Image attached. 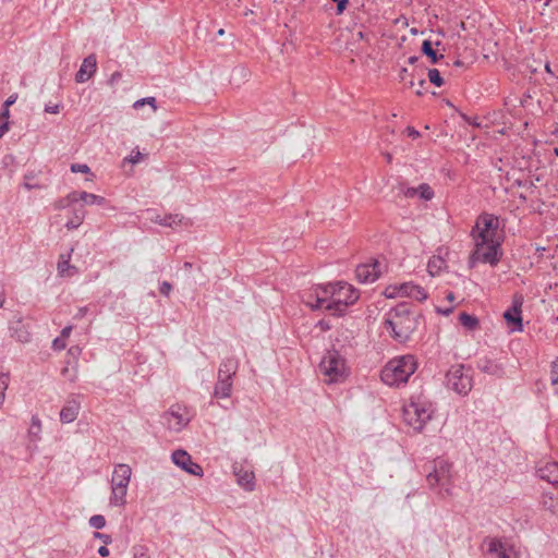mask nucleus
I'll list each match as a JSON object with an SVG mask.
<instances>
[{"mask_svg":"<svg viewBox=\"0 0 558 558\" xmlns=\"http://www.w3.org/2000/svg\"><path fill=\"white\" fill-rule=\"evenodd\" d=\"M434 414L433 404L424 399H411L403 407V421L407 425L413 427L415 432H422L425 424L432 420Z\"/></svg>","mask_w":558,"mask_h":558,"instance_id":"423d86ee","label":"nucleus"},{"mask_svg":"<svg viewBox=\"0 0 558 558\" xmlns=\"http://www.w3.org/2000/svg\"><path fill=\"white\" fill-rule=\"evenodd\" d=\"M446 386L460 396H466L473 387V371L463 364L452 365L446 373Z\"/></svg>","mask_w":558,"mask_h":558,"instance_id":"1a4fd4ad","label":"nucleus"},{"mask_svg":"<svg viewBox=\"0 0 558 558\" xmlns=\"http://www.w3.org/2000/svg\"><path fill=\"white\" fill-rule=\"evenodd\" d=\"M98 554L101 556V557H108L109 556V549L107 548V546H100L98 548Z\"/></svg>","mask_w":558,"mask_h":558,"instance_id":"0e129e2a","label":"nucleus"},{"mask_svg":"<svg viewBox=\"0 0 558 558\" xmlns=\"http://www.w3.org/2000/svg\"><path fill=\"white\" fill-rule=\"evenodd\" d=\"M81 410V403L74 399H68L65 401V404L60 411V421L63 424H69L74 422L77 418V415Z\"/></svg>","mask_w":558,"mask_h":558,"instance_id":"aec40b11","label":"nucleus"},{"mask_svg":"<svg viewBox=\"0 0 558 558\" xmlns=\"http://www.w3.org/2000/svg\"><path fill=\"white\" fill-rule=\"evenodd\" d=\"M239 369V360L234 356L225 357L218 368L217 381L214 387L213 397L226 399L231 397L233 378Z\"/></svg>","mask_w":558,"mask_h":558,"instance_id":"0eeeda50","label":"nucleus"},{"mask_svg":"<svg viewBox=\"0 0 558 558\" xmlns=\"http://www.w3.org/2000/svg\"><path fill=\"white\" fill-rule=\"evenodd\" d=\"M417 368L414 355L407 354L390 360L381 369L380 378L388 386L405 384Z\"/></svg>","mask_w":558,"mask_h":558,"instance_id":"20e7f679","label":"nucleus"},{"mask_svg":"<svg viewBox=\"0 0 558 558\" xmlns=\"http://www.w3.org/2000/svg\"><path fill=\"white\" fill-rule=\"evenodd\" d=\"M423 470L430 489L442 498L452 495V463L444 458H436L427 462Z\"/></svg>","mask_w":558,"mask_h":558,"instance_id":"7ed1b4c3","label":"nucleus"},{"mask_svg":"<svg viewBox=\"0 0 558 558\" xmlns=\"http://www.w3.org/2000/svg\"><path fill=\"white\" fill-rule=\"evenodd\" d=\"M132 470L129 464L120 463L114 466L111 486L129 487Z\"/></svg>","mask_w":558,"mask_h":558,"instance_id":"6ab92c4d","label":"nucleus"},{"mask_svg":"<svg viewBox=\"0 0 558 558\" xmlns=\"http://www.w3.org/2000/svg\"><path fill=\"white\" fill-rule=\"evenodd\" d=\"M499 228L498 217L482 213L471 230V236L475 241V250L471 255V260H478L492 266H496L502 256L501 240L497 238Z\"/></svg>","mask_w":558,"mask_h":558,"instance_id":"f257e3e1","label":"nucleus"},{"mask_svg":"<svg viewBox=\"0 0 558 558\" xmlns=\"http://www.w3.org/2000/svg\"><path fill=\"white\" fill-rule=\"evenodd\" d=\"M384 328L399 343L407 342L416 330L418 320L412 305L401 302L385 314Z\"/></svg>","mask_w":558,"mask_h":558,"instance_id":"f03ea898","label":"nucleus"},{"mask_svg":"<svg viewBox=\"0 0 558 558\" xmlns=\"http://www.w3.org/2000/svg\"><path fill=\"white\" fill-rule=\"evenodd\" d=\"M172 461L189 474L196 476L203 475V468L198 463L193 462L191 456L184 450L179 449L173 451Z\"/></svg>","mask_w":558,"mask_h":558,"instance_id":"f8f14e48","label":"nucleus"},{"mask_svg":"<svg viewBox=\"0 0 558 558\" xmlns=\"http://www.w3.org/2000/svg\"><path fill=\"white\" fill-rule=\"evenodd\" d=\"M4 303V287L0 283V307H2Z\"/></svg>","mask_w":558,"mask_h":558,"instance_id":"69168bd1","label":"nucleus"},{"mask_svg":"<svg viewBox=\"0 0 558 558\" xmlns=\"http://www.w3.org/2000/svg\"><path fill=\"white\" fill-rule=\"evenodd\" d=\"M337 5L336 14L342 15L349 5V0H331Z\"/></svg>","mask_w":558,"mask_h":558,"instance_id":"79ce46f5","label":"nucleus"},{"mask_svg":"<svg viewBox=\"0 0 558 558\" xmlns=\"http://www.w3.org/2000/svg\"><path fill=\"white\" fill-rule=\"evenodd\" d=\"M72 329H73V327H72V326H65V327L61 330V338H62V339H65V338L70 337Z\"/></svg>","mask_w":558,"mask_h":558,"instance_id":"e2e57ef3","label":"nucleus"},{"mask_svg":"<svg viewBox=\"0 0 558 558\" xmlns=\"http://www.w3.org/2000/svg\"><path fill=\"white\" fill-rule=\"evenodd\" d=\"M172 291V284L168 281H162L159 286V292L165 295L169 296L170 292Z\"/></svg>","mask_w":558,"mask_h":558,"instance_id":"a18cd8bd","label":"nucleus"},{"mask_svg":"<svg viewBox=\"0 0 558 558\" xmlns=\"http://www.w3.org/2000/svg\"><path fill=\"white\" fill-rule=\"evenodd\" d=\"M522 305H523V296L520 293H515L512 299V305L504 313V318L507 324L512 326V330L522 331Z\"/></svg>","mask_w":558,"mask_h":558,"instance_id":"9b49d317","label":"nucleus"},{"mask_svg":"<svg viewBox=\"0 0 558 558\" xmlns=\"http://www.w3.org/2000/svg\"><path fill=\"white\" fill-rule=\"evenodd\" d=\"M144 105H149L153 107L154 110L157 109V106H156V98L155 97H146V98H142L140 100H136L133 105V107L135 109H138L141 107H143Z\"/></svg>","mask_w":558,"mask_h":558,"instance_id":"ea45409f","label":"nucleus"},{"mask_svg":"<svg viewBox=\"0 0 558 558\" xmlns=\"http://www.w3.org/2000/svg\"><path fill=\"white\" fill-rule=\"evenodd\" d=\"M128 487L111 486L109 505L111 507H124L126 504Z\"/></svg>","mask_w":558,"mask_h":558,"instance_id":"5701e85b","label":"nucleus"},{"mask_svg":"<svg viewBox=\"0 0 558 558\" xmlns=\"http://www.w3.org/2000/svg\"><path fill=\"white\" fill-rule=\"evenodd\" d=\"M413 286L414 284L412 282H404V283L399 284V291L401 292V296L409 298V292L410 291L412 292V289H410V288H413Z\"/></svg>","mask_w":558,"mask_h":558,"instance_id":"49530a36","label":"nucleus"},{"mask_svg":"<svg viewBox=\"0 0 558 558\" xmlns=\"http://www.w3.org/2000/svg\"><path fill=\"white\" fill-rule=\"evenodd\" d=\"M77 201H78V204H83L84 206L85 205L102 206L106 204L105 197H102L100 195L93 194V193H88L85 191H81V192L77 191Z\"/></svg>","mask_w":558,"mask_h":558,"instance_id":"393cba45","label":"nucleus"},{"mask_svg":"<svg viewBox=\"0 0 558 558\" xmlns=\"http://www.w3.org/2000/svg\"><path fill=\"white\" fill-rule=\"evenodd\" d=\"M319 371L327 384L343 381L347 377L345 360L337 350H329L319 363Z\"/></svg>","mask_w":558,"mask_h":558,"instance_id":"6e6552de","label":"nucleus"},{"mask_svg":"<svg viewBox=\"0 0 558 558\" xmlns=\"http://www.w3.org/2000/svg\"><path fill=\"white\" fill-rule=\"evenodd\" d=\"M405 133H407V135H408L409 137H412V138H414V140H415V138H417V137H420V132H418L415 128H413V126H408V128L405 129Z\"/></svg>","mask_w":558,"mask_h":558,"instance_id":"864d4df0","label":"nucleus"},{"mask_svg":"<svg viewBox=\"0 0 558 558\" xmlns=\"http://www.w3.org/2000/svg\"><path fill=\"white\" fill-rule=\"evenodd\" d=\"M60 108H61L60 105H53V106L47 105L45 107V111L48 112V113L57 114V113L60 112Z\"/></svg>","mask_w":558,"mask_h":558,"instance_id":"5fc2aeb1","label":"nucleus"},{"mask_svg":"<svg viewBox=\"0 0 558 558\" xmlns=\"http://www.w3.org/2000/svg\"><path fill=\"white\" fill-rule=\"evenodd\" d=\"M184 221V217L180 214H167L162 216V227L174 228L177 226L182 225Z\"/></svg>","mask_w":558,"mask_h":558,"instance_id":"cd10ccee","label":"nucleus"},{"mask_svg":"<svg viewBox=\"0 0 558 558\" xmlns=\"http://www.w3.org/2000/svg\"><path fill=\"white\" fill-rule=\"evenodd\" d=\"M89 525L96 530H101L106 525V519L101 514H95L89 518Z\"/></svg>","mask_w":558,"mask_h":558,"instance_id":"58836bf2","label":"nucleus"},{"mask_svg":"<svg viewBox=\"0 0 558 558\" xmlns=\"http://www.w3.org/2000/svg\"><path fill=\"white\" fill-rule=\"evenodd\" d=\"M151 221L157 223V225H160L161 226V222H162V216L160 215H157L155 218H151Z\"/></svg>","mask_w":558,"mask_h":558,"instance_id":"338daca9","label":"nucleus"},{"mask_svg":"<svg viewBox=\"0 0 558 558\" xmlns=\"http://www.w3.org/2000/svg\"><path fill=\"white\" fill-rule=\"evenodd\" d=\"M331 302L326 305V311L335 316H343L348 306L353 305L360 299V291L345 281L333 283Z\"/></svg>","mask_w":558,"mask_h":558,"instance_id":"39448f33","label":"nucleus"},{"mask_svg":"<svg viewBox=\"0 0 558 558\" xmlns=\"http://www.w3.org/2000/svg\"><path fill=\"white\" fill-rule=\"evenodd\" d=\"M142 158V154L140 151H136L134 154V151L130 155V158H129V161L131 163H137L140 161V159Z\"/></svg>","mask_w":558,"mask_h":558,"instance_id":"052dcab7","label":"nucleus"},{"mask_svg":"<svg viewBox=\"0 0 558 558\" xmlns=\"http://www.w3.org/2000/svg\"><path fill=\"white\" fill-rule=\"evenodd\" d=\"M416 191L417 195L424 201H429L434 197V191L427 183L420 184Z\"/></svg>","mask_w":558,"mask_h":558,"instance_id":"72a5a7b5","label":"nucleus"},{"mask_svg":"<svg viewBox=\"0 0 558 558\" xmlns=\"http://www.w3.org/2000/svg\"><path fill=\"white\" fill-rule=\"evenodd\" d=\"M10 111L8 108L2 107L0 111V123L3 121H9Z\"/></svg>","mask_w":558,"mask_h":558,"instance_id":"bf43d9fd","label":"nucleus"},{"mask_svg":"<svg viewBox=\"0 0 558 558\" xmlns=\"http://www.w3.org/2000/svg\"><path fill=\"white\" fill-rule=\"evenodd\" d=\"M412 289V292H409V298L414 299L416 301H424L427 299V293L421 286L414 284Z\"/></svg>","mask_w":558,"mask_h":558,"instance_id":"e433bc0d","label":"nucleus"},{"mask_svg":"<svg viewBox=\"0 0 558 558\" xmlns=\"http://www.w3.org/2000/svg\"><path fill=\"white\" fill-rule=\"evenodd\" d=\"M538 476L549 484L558 487V463L550 462L537 470Z\"/></svg>","mask_w":558,"mask_h":558,"instance_id":"412c9836","label":"nucleus"},{"mask_svg":"<svg viewBox=\"0 0 558 558\" xmlns=\"http://www.w3.org/2000/svg\"><path fill=\"white\" fill-rule=\"evenodd\" d=\"M35 177H36V175H35L34 173H27V174H25V175H24L23 186H24L26 190H28V191H31V190H33V189H38V190H40V189H44V187H45V185H43V184H40V183H38V182H36V181H35Z\"/></svg>","mask_w":558,"mask_h":558,"instance_id":"473e14b6","label":"nucleus"},{"mask_svg":"<svg viewBox=\"0 0 558 558\" xmlns=\"http://www.w3.org/2000/svg\"><path fill=\"white\" fill-rule=\"evenodd\" d=\"M421 50L422 53L425 54L433 64L438 63L439 60L444 59V54L437 53L433 48L432 41L428 39L423 41Z\"/></svg>","mask_w":558,"mask_h":558,"instance_id":"a878e982","label":"nucleus"},{"mask_svg":"<svg viewBox=\"0 0 558 558\" xmlns=\"http://www.w3.org/2000/svg\"><path fill=\"white\" fill-rule=\"evenodd\" d=\"M95 538H99L104 542L105 545H108L112 542L111 536L105 533L95 532L94 533Z\"/></svg>","mask_w":558,"mask_h":558,"instance_id":"8fccbe9b","label":"nucleus"},{"mask_svg":"<svg viewBox=\"0 0 558 558\" xmlns=\"http://www.w3.org/2000/svg\"><path fill=\"white\" fill-rule=\"evenodd\" d=\"M385 295L389 299L396 298L398 295H401V292L399 291V286H389L386 288Z\"/></svg>","mask_w":558,"mask_h":558,"instance_id":"c03bdc74","label":"nucleus"},{"mask_svg":"<svg viewBox=\"0 0 558 558\" xmlns=\"http://www.w3.org/2000/svg\"><path fill=\"white\" fill-rule=\"evenodd\" d=\"M121 77H122L121 72L116 71V72H113V73L111 74V76H110V78H109V83H110L111 85H113V84L118 83V82L121 80Z\"/></svg>","mask_w":558,"mask_h":558,"instance_id":"6e6d98bb","label":"nucleus"},{"mask_svg":"<svg viewBox=\"0 0 558 558\" xmlns=\"http://www.w3.org/2000/svg\"><path fill=\"white\" fill-rule=\"evenodd\" d=\"M68 354L73 356V359L75 360L74 362L77 363V357L78 355L81 354V349L80 347L77 345H74V347H71L69 350H68Z\"/></svg>","mask_w":558,"mask_h":558,"instance_id":"603ef678","label":"nucleus"},{"mask_svg":"<svg viewBox=\"0 0 558 558\" xmlns=\"http://www.w3.org/2000/svg\"><path fill=\"white\" fill-rule=\"evenodd\" d=\"M97 70V59L95 54L87 56L82 64L77 73L75 74V81L77 83H84L88 81Z\"/></svg>","mask_w":558,"mask_h":558,"instance_id":"a211bd4d","label":"nucleus"},{"mask_svg":"<svg viewBox=\"0 0 558 558\" xmlns=\"http://www.w3.org/2000/svg\"><path fill=\"white\" fill-rule=\"evenodd\" d=\"M88 312V307L87 306H82L77 310V313L74 315V318L75 319H81L83 318Z\"/></svg>","mask_w":558,"mask_h":558,"instance_id":"13d9d810","label":"nucleus"},{"mask_svg":"<svg viewBox=\"0 0 558 558\" xmlns=\"http://www.w3.org/2000/svg\"><path fill=\"white\" fill-rule=\"evenodd\" d=\"M9 131V121L0 123V138Z\"/></svg>","mask_w":558,"mask_h":558,"instance_id":"680f3d73","label":"nucleus"},{"mask_svg":"<svg viewBox=\"0 0 558 558\" xmlns=\"http://www.w3.org/2000/svg\"><path fill=\"white\" fill-rule=\"evenodd\" d=\"M417 187H402L401 191L408 198H413L417 195Z\"/></svg>","mask_w":558,"mask_h":558,"instance_id":"09e8293b","label":"nucleus"},{"mask_svg":"<svg viewBox=\"0 0 558 558\" xmlns=\"http://www.w3.org/2000/svg\"><path fill=\"white\" fill-rule=\"evenodd\" d=\"M70 258H71V254H68V255H60V259L58 262V271L61 276H65V275H70L69 274V270L71 268H73L71 265H70Z\"/></svg>","mask_w":558,"mask_h":558,"instance_id":"2f4dec72","label":"nucleus"},{"mask_svg":"<svg viewBox=\"0 0 558 558\" xmlns=\"http://www.w3.org/2000/svg\"><path fill=\"white\" fill-rule=\"evenodd\" d=\"M61 375L69 381L74 383L77 379V363L74 362V364L70 366V362H68V365L61 369Z\"/></svg>","mask_w":558,"mask_h":558,"instance_id":"c756f323","label":"nucleus"},{"mask_svg":"<svg viewBox=\"0 0 558 558\" xmlns=\"http://www.w3.org/2000/svg\"><path fill=\"white\" fill-rule=\"evenodd\" d=\"M380 274V264L377 260L361 264L355 269V277L360 283H372L379 278Z\"/></svg>","mask_w":558,"mask_h":558,"instance_id":"ddd939ff","label":"nucleus"},{"mask_svg":"<svg viewBox=\"0 0 558 558\" xmlns=\"http://www.w3.org/2000/svg\"><path fill=\"white\" fill-rule=\"evenodd\" d=\"M191 418L192 415L187 407L179 403L171 405L163 414V420L169 429L174 432L182 430L190 423Z\"/></svg>","mask_w":558,"mask_h":558,"instance_id":"9d476101","label":"nucleus"},{"mask_svg":"<svg viewBox=\"0 0 558 558\" xmlns=\"http://www.w3.org/2000/svg\"><path fill=\"white\" fill-rule=\"evenodd\" d=\"M459 323L468 330H475L478 327V319L476 316L466 312H461L458 317Z\"/></svg>","mask_w":558,"mask_h":558,"instance_id":"bb28decb","label":"nucleus"},{"mask_svg":"<svg viewBox=\"0 0 558 558\" xmlns=\"http://www.w3.org/2000/svg\"><path fill=\"white\" fill-rule=\"evenodd\" d=\"M10 381L9 374L0 373V408L2 407L5 399V391Z\"/></svg>","mask_w":558,"mask_h":558,"instance_id":"f704fd0d","label":"nucleus"},{"mask_svg":"<svg viewBox=\"0 0 558 558\" xmlns=\"http://www.w3.org/2000/svg\"><path fill=\"white\" fill-rule=\"evenodd\" d=\"M65 347H66L65 340L62 338H56L52 342V348L57 351H61V350L65 349Z\"/></svg>","mask_w":558,"mask_h":558,"instance_id":"de8ad7c7","label":"nucleus"},{"mask_svg":"<svg viewBox=\"0 0 558 558\" xmlns=\"http://www.w3.org/2000/svg\"><path fill=\"white\" fill-rule=\"evenodd\" d=\"M16 99H17V94H13V95L9 96L2 107L9 109L10 106H12L16 101Z\"/></svg>","mask_w":558,"mask_h":558,"instance_id":"4d7b16f0","label":"nucleus"},{"mask_svg":"<svg viewBox=\"0 0 558 558\" xmlns=\"http://www.w3.org/2000/svg\"><path fill=\"white\" fill-rule=\"evenodd\" d=\"M233 473L238 484L246 492H253L255 489V474L252 470L245 469L241 464H234Z\"/></svg>","mask_w":558,"mask_h":558,"instance_id":"dca6fc26","label":"nucleus"},{"mask_svg":"<svg viewBox=\"0 0 558 558\" xmlns=\"http://www.w3.org/2000/svg\"><path fill=\"white\" fill-rule=\"evenodd\" d=\"M314 289L315 303L310 301V307L312 310H326L328 302H331V292L335 291L333 283H327L324 286H317Z\"/></svg>","mask_w":558,"mask_h":558,"instance_id":"2eb2a0df","label":"nucleus"},{"mask_svg":"<svg viewBox=\"0 0 558 558\" xmlns=\"http://www.w3.org/2000/svg\"><path fill=\"white\" fill-rule=\"evenodd\" d=\"M446 265V262L441 257H433L427 264L428 272L432 276L437 275L440 269Z\"/></svg>","mask_w":558,"mask_h":558,"instance_id":"7c9ffc66","label":"nucleus"},{"mask_svg":"<svg viewBox=\"0 0 558 558\" xmlns=\"http://www.w3.org/2000/svg\"><path fill=\"white\" fill-rule=\"evenodd\" d=\"M70 214H71V217L66 221L65 228L68 230H75L83 223L84 218L86 216V210L84 208V205L83 204L75 205L70 210Z\"/></svg>","mask_w":558,"mask_h":558,"instance_id":"4be33fe9","label":"nucleus"},{"mask_svg":"<svg viewBox=\"0 0 558 558\" xmlns=\"http://www.w3.org/2000/svg\"><path fill=\"white\" fill-rule=\"evenodd\" d=\"M77 204H78L77 191H73V192L69 193L66 196L57 199L53 203V208L56 210H62V209L71 210Z\"/></svg>","mask_w":558,"mask_h":558,"instance_id":"b1692460","label":"nucleus"},{"mask_svg":"<svg viewBox=\"0 0 558 558\" xmlns=\"http://www.w3.org/2000/svg\"><path fill=\"white\" fill-rule=\"evenodd\" d=\"M41 432V422L38 416L34 415L32 417L29 435L35 438V440L39 439V433Z\"/></svg>","mask_w":558,"mask_h":558,"instance_id":"c9c22d12","label":"nucleus"},{"mask_svg":"<svg viewBox=\"0 0 558 558\" xmlns=\"http://www.w3.org/2000/svg\"><path fill=\"white\" fill-rule=\"evenodd\" d=\"M314 294V289H311L310 291L305 292L303 294V302L310 306V301H312L313 303H315V296L313 295Z\"/></svg>","mask_w":558,"mask_h":558,"instance_id":"3c124183","label":"nucleus"},{"mask_svg":"<svg viewBox=\"0 0 558 558\" xmlns=\"http://www.w3.org/2000/svg\"><path fill=\"white\" fill-rule=\"evenodd\" d=\"M427 76L432 84L438 87L444 85V78L441 77L440 72L437 69H429Z\"/></svg>","mask_w":558,"mask_h":558,"instance_id":"4c0bfd02","label":"nucleus"},{"mask_svg":"<svg viewBox=\"0 0 558 558\" xmlns=\"http://www.w3.org/2000/svg\"><path fill=\"white\" fill-rule=\"evenodd\" d=\"M319 327L322 328V330H328L330 327L327 323H325L324 320H320L318 323Z\"/></svg>","mask_w":558,"mask_h":558,"instance_id":"774afa93","label":"nucleus"},{"mask_svg":"<svg viewBox=\"0 0 558 558\" xmlns=\"http://www.w3.org/2000/svg\"><path fill=\"white\" fill-rule=\"evenodd\" d=\"M71 171L74 173H88L90 169L85 163H73L71 165Z\"/></svg>","mask_w":558,"mask_h":558,"instance_id":"37998d69","label":"nucleus"},{"mask_svg":"<svg viewBox=\"0 0 558 558\" xmlns=\"http://www.w3.org/2000/svg\"><path fill=\"white\" fill-rule=\"evenodd\" d=\"M485 558H517L513 548L498 538L488 541Z\"/></svg>","mask_w":558,"mask_h":558,"instance_id":"4468645a","label":"nucleus"},{"mask_svg":"<svg viewBox=\"0 0 558 558\" xmlns=\"http://www.w3.org/2000/svg\"><path fill=\"white\" fill-rule=\"evenodd\" d=\"M550 385L558 397V356L550 363Z\"/></svg>","mask_w":558,"mask_h":558,"instance_id":"c85d7f7f","label":"nucleus"},{"mask_svg":"<svg viewBox=\"0 0 558 558\" xmlns=\"http://www.w3.org/2000/svg\"><path fill=\"white\" fill-rule=\"evenodd\" d=\"M134 558H150L148 555V548L144 545H137L133 547Z\"/></svg>","mask_w":558,"mask_h":558,"instance_id":"a19ab883","label":"nucleus"},{"mask_svg":"<svg viewBox=\"0 0 558 558\" xmlns=\"http://www.w3.org/2000/svg\"><path fill=\"white\" fill-rule=\"evenodd\" d=\"M477 368L487 375L495 377H502L505 374V366L497 360L489 359L487 356L481 357L476 362Z\"/></svg>","mask_w":558,"mask_h":558,"instance_id":"f3484780","label":"nucleus"}]
</instances>
